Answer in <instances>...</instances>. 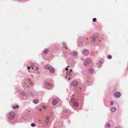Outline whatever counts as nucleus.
I'll use <instances>...</instances> for the list:
<instances>
[{
	"label": "nucleus",
	"instance_id": "nucleus-1",
	"mask_svg": "<svg viewBox=\"0 0 128 128\" xmlns=\"http://www.w3.org/2000/svg\"><path fill=\"white\" fill-rule=\"evenodd\" d=\"M45 67L46 69L49 70L51 72L53 73L54 72V68L52 66H50V65H46L45 66Z\"/></svg>",
	"mask_w": 128,
	"mask_h": 128
},
{
	"label": "nucleus",
	"instance_id": "nucleus-2",
	"mask_svg": "<svg viewBox=\"0 0 128 128\" xmlns=\"http://www.w3.org/2000/svg\"><path fill=\"white\" fill-rule=\"evenodd\" d=\"M15 114L14 112H10L9 114V118L10 120H12L15 117Z\"/></svg>",
	"mask_w": 128,
	"mask_h": 128
},
{
	"label": "nucleus",
	"instance_id": "nucleus-3",
	"mask_svg": "<svg viewBox=\"0 0 128 128\" xmlns=\"http://www.w3.org/2000/svg\"><path fill=\"white\" fill-rule=\"evenodd\" d=\"M114 96L116 98H118L120 96V92L117 91L114 93Z\"/></svg>",
	"mask_w": 128,
	"mask_h": 128
},
{
	"label": "nucleus",
	"instance_id": "nucleus-4",
	"mask_svg": "<svg viewBox=\"0 0 128 128\" xmlns=\"http://www.w3.org/2000/svg\"><path fill=\"white\" fill-rule=\"evenodd\" d=\"M45 85L46 87L49 89L52 88V84H50L46 82L45 84Z\"/></svg>",
	"mask_w": 128,
	"mask_h": 128
},
{
	"label": "nucleus",
	"instance_id": "nucleus-5",
	"mask_svg": "<svg viewBox=\"0 0 128 128\" xmlns=\"http://www.w3.org/2000/svg\"><path fill=\"white\" fill-rule=\"evenodd\" d=\"M30 82V84L31 86H33V83L32 81L30 79L26 80H25L24 82L26 84V82Z\"/></svg>",
	"mask_w": 128,
	"mask_h": 128
},
{
	"label": "nucleus",
	"instance_id": "nucleus-6",
	"mask_svg": "<svg viewBox=\"0 0 128 128\" xmlns=\"http://www.w3.org/2000/svg\"><path fill=\"white\" fill-rule=\"evenodd\" d=\"M83 54L85 56H87L89 54V52L86 49L82 51Z\"/></svg>",
	"mask_w": 128,
	"mask_h": 128
},
{
	"label": "nucleus",
	"instance_id": "nucleus-7",
	"mask_svg": "<svg viewBox=\"0 0 128 128\" xmlns=\"http://www.w3.org/2000/svg\"><path fill=\"white\" fill-rule=\"evenodd\" d=\"M72 71V70H70V71H68L66 73V78H67V76H70L71 75V72Z\"/></svg>",
	"mask_w": 128,
	"mask_h": 128
},
{
	"label": "nucleus",
	"instance_id": "nucleus-8",
	"mask_svg": "<svg viewBox=\"0 0 128 128\" xmlns=\"http://www.w3.org/2000/svg\"><path fill=\"white\" fill-rule=\"evenodd\" d=\"M50 116H47L46 117V119L45 121V123L47 124H48L49 121Z\"/></svg>",
	"mask_w": 128,
	"mask_h": 128
},
{
	"label": "nucleus",
	"instance_id": "nucleus-9",
	"mask_svg": "<svg viewBox=\"0 0 128 128\" xmlns=\"http://www.w3.org/2000/svg\"><path fill=\"white\" fill-rule=\"evenodd\" d=\"M90 62V60L88 59H86L85 61L84 62V64L86 66Z\"/></svg>",
	"mask_w": 128,
	"mask_h": 128
},
{
	"label": "nucleus",
	"instance_id": "nucleus-10",
	"mask_svg": "<svg viewBox=\"0 0 128 128\" xmlns=\"http://www.w3.org/2000/svg\"><path fill=\"white\" fill-rule=\"evenodd\" d=\"M78 84V82L76 81H74L71 83V85L74 86H76Z\"/></svg>",
	"mask_w": 128,
	"mask_h": 128
},
{
	"label": "nucleus",
	"instance_id": "nucleus-11",
	"mask_svg": "<svg viewBox=\"0 0 128 128\" xmlns=\"http://www.w3.org/2000/svg\"><path fill=\"white\" fill-rule=\"evenodd\" d=\"M73 105L74 106H78V102H75L73 103Z\"/></svg>",
	"mask_w": 128,
	"mask_h": 128
},
{
	"label": "nucleus",
	"instance_id": "nucleus-12",
	"mask_svg": "<svg viewBox=\"0 0 128 128\" xmlns=\"http://www.w3.org/2000/svg\"><path fill=\"white\" fill-rule=\"evenodd\" d=\"M57 102V101L56 100H54L52 101V104L54 105H56Z\"/></svg>",
	"mask_w": 128,
	"mask_h": 128
},
{
	"label": "nucleus",
	"instance_id": "nucleus-13",
	"mask_svg": "<svg viewBox=\"0 0 128 128\" xmlns=\"http://www.w3.org/2000/svg\"><path fill=\"white\" fill-rule=\"evenodd\" d=\"M33 102L35 104L38 103V100H35L33 101Z\"/></svg>",
	"mask_w": 128,
	"mask_h": 128
},
{
	"label": "nucleus",
	"instance_id": "nucleus-14",
	"mask_svg": "<svg viewBox=\"0 0 128 128\" xmlns=\"http://www.w3.org/2000/svg\"><path fill=\"white\" fill-rule=\"evenodd\" d=\"M102 64V62H101V61H99L98 62V68H100V66Z\"/></svg>",
	"mask_w": 128,
	"mask_h": 128
},
{
	"label": "nucleus",
	"instance_id": "nucleus-15",
	"mask_svg": "<svg viewBox=\"0 0 128 128\" xmlns=\"http://www.w3.org/2000/svg\"><path fill=\"white\" fill-rule=\"evenodd\" d=\"M97 37H96V38L94 37V36L92 38V42H94L95 40V39Z\"/></svg>",
	"mask_w": 128,
	"mask_h": 128
},
{
	"label": "nucleus",
	"instance_id": "nucleus-16",
	"mask_svg": "<svg viewBox=\"0 0 128 128\" xmlns=\"http://www.w3.org/2000/svg\"><path fill=\"white\" fill-rule=\"evenodd\" d=\"M111 110L113 112H114L116 110V108H111Z\"/></svg>",
	"mask_w": 128,
	"mask_h": 128
},
{
	"label": "nucleus",
	"instance_id": "nucleus-17",
	"mask_svg": "<svg viewBox=\"0 0 128 128\" xmlns=\"http://www.w3.org/2000/svg\"><path fill=\"white\" fill-rule=\"evenodd\" d=\"M89 71L91 73H92L93 72L94 70L93 69L90 68L89 70Z\"/></svg>",
	"mask_w": 128,
	"mask_h": 128
},
{
	"label": "nucleus",
	"instance_id": "nucleus-18",
	"mask_svg": "<svg viewBox=\"0 0 128 128\" xmlns=\"http://www.w3.org/2000/svg\"><path fill=\"white\" fill-rule=\"evenodd\" d=\"M48 52V49H46L44 50V52L45 54H47V53Z\"/></svg>",
	"mask_w": 128,
	"mask_h": 128
},
{
	"label": "nucleus",
	"instance_id": "nucleus-19",
	"mask_svg": "<svg viewBox=\"0 0 128 128\" xmlns=\"http://www.w3.org/2000/svg\"><path fill=\"white\" fill-rule=\"evenodd\" d=\"M19 108V106L18 105H17L16 106H14L12 107V108L14 109H15L16 108Z\"/></svg>",
	"mask_w": 128,
	"mask_h": 128
},
{
	"label": "nucleus",
	"instance_id": "nucleus-20",
	"mask_svg": "<svg viewBox=\"0 0 128 128\" xmlns=\"http://www.w3.org/2000/svg\"><path fill=\"white\" fill-rule=\"evenodd\" d=\"M71 101L72 102V103L74 102H76L74 98H72V99Z\"/></svg>",
	"mask_w": 128,
	"mask_h": 128
},
{
	"label": "nucleus",
	"instance_id": "nucleus-21",
	"mask_svg": "<svg viewBox=\"0 0 128 128\" xmlns=\"http://www.w3.org/2000/svg\"><path fill=\"white\" fill-rule=\"evenodd\" d=\"M72 54L74 56H76L77 54V53L75 52H72Z\"/></svg>",
	"mask_w": 128,
	"mask_h": 128
},
{
	"label": "nucleus",
	"instance_id": "nucleus-22",
	"mask_svg": "<svg viewBox=\"0 0 128 128\" xmlns=\"http://www.w3.org/2000/svg\"><path fill=\"white\" fill-rule=\"evenodd\" d=\"M78 45L79 46H81L82 45V42H80L79 43Z\"/></svg>",
	"mask_w": 128,
	"mask_h": 128
},
{
	"label": "nucleus",
	"instance_id": "nucleus-23",
	"mask_svg": "<svg viewBox=\"0 0 128 128\" xmlns=\"http://www.w3.org/2000/svg\"><path fill=\"white\" fill-rule=\"evenodd\" d=\"M107 58L108 59H111L112 58V57L111 56L109 55L108 56Z\"/></svg>",
	"mask_w": 128,
	"mask_h": 128
},
{
	"label": "nucleus",
	"instance_id": "nucleus-24",
	"mask_svg": "<svg viewBox=\"0 0 128 128\" xmlns=\"http://www.w3.org/2000/svg\"><path fill=\"white\" fill-rule=\"evenodd\" d=\"M30 95L32 97H33L34 96V95L32 92H30Z\"/></svg>",
	"mask_w": 128,
	"mask_h": 128
},
{
	"label": "nucleus",
	"instance_id": "nucleus-25",
	"mask_svg": "<svg viewBox=\"0 0 128 128\" xmlns=\"http://www.w3.org/2000/svg\"><path fill=\"white\" fill-rule=\"evenodd\" d=\"M96 20V18H94L93 19V21L94 22H95Z\"/></svg>",
	"mask_w": 128,
	"mask_h": 128
},
{
	"label": "nucleus",
	"instance_id": "nucleus-26",
	"mask_svg": "<svg viewBox=\"0 0 128 128\" xmlns=\"http://www.w3.org/2000/svg\"><path fill=\"white\" fill-rule=\"evenodd\" d=\"M31 125L32 126H35V124L34 123H32Z\"/></svg>",
	"mask_w": 128,
	"mask_h": 128
},
{
	"label": "nucleus",
	"instance_id": "nucleus-27",
	"mask_svg": "<svg viewBox=\"0 0 128 128\" xmlns=\"http://www.w3.org/2000/svg\"><path fill=\"white\" fill-rule=\"evenodd\" d=\"M81 89V88H78V89L77 90H76V88H75L74 89V90H80V89Z\"/></svg>",
	"mask_w": 128,
	"mask_h": 128
},
{
	"label": "nucleus",
	"instance_id": "nucleus-28",
	"mask_svg": "<svg viewBox=\"0 0 128 128\" xmlns=\"http://www.w3.org/2000/svg\"><path fill=\"white\" fill-rule=\"evenodd\" d=\"M113 102H111L110 103V104L112 106L113 105Z\"/></svg>",
	"mask_w": 128,
	"mask_h": 128
},
{
	"label": "nucleus",
	"instance_id": "nucleus-29",
	"mask_svg": "<svg viewBox=\"0 0 128 128\" xmlns=\"http://www.w3.org/2000/svg\"><path fill=\"white\" fill-rule=\"evenodd\" d=\"M46 108V106H43V108Z\"/></svg>",
	"mask_w": 128,
	"mask_h": 128
},
{
	"label": "nucleus",
	"instance_id": "nucleus-30",
	"mask_svg": "<svg viewBox=\"0 0 128 128\" xmlns=\"http://www.w3.org/2000/svg\"><path fill=\"white\" fill-rule=\"evenodd\" d=\"M28 70H29V69H30L31 68H32V67H31V68H30L29 67V66H28Z\"/></svg>",
	"mask_w": 128,
	"mask_h": 128
},
{
	"label": "nucleus",
	"instance_id": "nucleus-31",
	"mask_svg": "<svg viewBox=\"0 0 128 128\" xmlns=\"http://www.w3.org/2000/svg\"><path fill=\"white\" fill-rule=\"evenodd\" d=\"M24 92H22L21 93V94H22L23 95L24 94Z\"/></svg>",
	"mask_w": 128,
	"mask_h": 128
},
{
	"label": "nucleus",
	"instance_id": "nucleus-32",
	"mask_svg": "<svg viewBox=\"0 0 128 128\" xmlns=\"http://www.w3.org/2000/svg\"><path fill=\"white\" fill-rule=\"evenodd\" d=\"M65 69L66 70H68V68H66Z\"/></svg>",
	"mask_w": 128,
	"mask_h": 128
},
{
	"label": "nucleus",
	"instance_id": "nucleus-33",
	"mask_svg": "<svg viewBox=\"0 0 128 128\" xmlns=\"http://www.w3.org/2000/svg\"><path fill=\"white\" fill-rule=\"evenodd\" d=\"M70 78H68V79L69 80H70Z\"/></svg>",
	"mask_w": 128,
	"mask_h": 128
},
{
	"label": "nucleus",
	"instance_id": "nucleus-34",
	"mask_svg": "<svg viewBox=\"0 0 128 128\" xmlns=\"http://www.w3.org/2000/svg\"><path fill=\"white\" fill-rule=\"evenodd\" d=\"M36 68V69L37 70L38 69V68Z\"/></svg>",
	"mask_w": 128,
	"mask_h": 128
},
{
	"label": "nucleus",
	"instance_id": "nucleus-35",
	"mask_svg": "<svg viewBox=\"0 0 128 128\" xmlns=\"http://www.w3.org/2000/svg\"><path fill=\"white\" fill-rule=\"evenodd\" d=\"M81 59L82 60H84L82 58H81Z\"/></svg>",
	"mask_w": 128,
	"mask_h": 128
},
{
	"label": "nucleus",
	"instance_id": "nucleus-36",
	"mask_svg": "<svg viewBox=\"0 0 128 128\" xmlns=\"http://www.w3.org/2000/svg\"><path fill=\"white\" fill-rule=\"evenodd\" d=\"M65 48L66 49L67 48V47H65Z\"/></svg>",
	"mask_w": 128,
	"mask_h": 128
},
{
	"label": "nucleus",
	"instance_id": "nucleus-37",
	"mask_svg": "<svg viewBox=\"0 0 128 128\" xmlns=\"http://www.w3.org/2000/svg\"><path fill=\"white\" fill-rule=\"evenodd\" d=\"M33 68H33V67H32V69H33Z\"/></svg>",
	"mask_w": 128,
	"mask_h": 128
},
{
	"label": "nucleus",
	"instance_id": "nucleus-38",
	"mask_svg": "<svg viewBox=\"0 0 128 128\" xmlns=\"http://www.w3.org/2000/svg\"><path fill=\"white\" fill-rule=\"evenodd\" d=\"M67 67H69V66H67Z\"/></svg>",
	"mask_w": 128,
	"mask_h": 128
},
{
	"label": "nucleus",
	"instance_id": "nucleus-39",
	"mask_svg": "<svg viewBox=\"0 0 128 128\" xmlns=\"http://www.w3.org/2000/svg\"><path fill=\"white\" fill-rule=\"evenodd\" d=\"M40 110H41V109H40Z\"/></svg>",
	"mask_w": 128,
	"mask_h": 128
}]
</instances>
